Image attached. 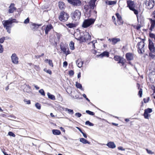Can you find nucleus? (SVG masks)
I'll use <instances>...</instances> for the list:
<instances>
[{
  "mask_svg": "<svg viewBox=\"0 0 155 155\" xmlns=\"http://www.w3.org/2000/svg\"><path fill=\"white\" fill-rule=\"evenodd\" d=\"M91 36L89 33L87 32L84 33V36L75 37V38L78 40L80 41L81 42H84L91 40Z\"/></svg>",
  "mask_w": 155,
  "mask_h": 155,
  "instance_id": "f257e3e1",
  "label": "nucleus"
},
{
  "mask_svg": "<svg viewBox=\"0 0 155 155\" xmlns=\"http://www.w3.org/2000/svg\"><path fill=\"white\" fill-rule=\"evenodd\" d=\"M3 26L7 31L9 33H11V29L12 26L9 19L8 20H4L2 21Z\"/></svg>",
  "mask_w": 155,
  "mask_h": 155,
  "instance_id": "f03ea898",
  "label": "nucleus"
},
{
  "mask_svg": "<svg viewBox=\"0 0 155 155\" xmlns=\"http://www.w3.org/2000/svg\"><path fill=\"white\" fill-rule=\"evenodd\" d=\"M136 39L137 40V41L139 40H140V41L137 44L138 47L137 50L139 54H142L144 52V41L140 39V38H136Z\"/></svg>",
  "mask_w": 155,
  "mask_h": 155,
  "instance_id": "7ed1b4c3",
  "label": "nucleus"
},
{
  "mask_svg": "<svg viewBox=\"0 0 155 155\" xmlns=\"http://www.w3.org/2000/svg\"><path fill=\"white\" fill-rule=\"evenodd\" d=\"M95 21V19L93 18L85 19L83 21L82 26L84 28H87L94 24Z\"/></svg>",
  "mask_w": 155,
  "mask_h": 155,
  "instance_id": "20e7f679",
  "label": "nucleus"
},
{
  "mask_svg": "<svg viewBox=\"0 0 155 155\" xmlns=\"http://www.w3.org/2000/svg\"><path fill=\"white\" fill-rule=\"evenodd\" d=\"M72 19L75 21L79 20L81 17V12L78 10H76L71 14Z\"/></svg>",
  "mask_w": 155,
  "mask_h": 155,
  "instance_id": "39448f33",
  "label": "nucleus"
},
{
  "mask_svg": "<svg viewBox=\"0 0 155 155\" xmlns=\"http://www.w3.org/2000/svg\"><path fill=\"white\" fill-rule=\"evenodd\" d=\"M96 1H89L88 2H86V4L84 6V9L88 11L89 9H93L96 6L95 4Z\"/></svg>",
  "mask_w": 155,
  "mask_h": 155,
  "instance_id": "423d86ee",
  "label": "nucleus"
},
{
  "mask_svg": "<svg viewBox=\"0 0 155 155\" xmlns=\"http://www.w3.org/2000/svg\"><path fill=\"white\" fill-rule=\"evenodd\" d=\"M69 18V15L64 12H61L58 17L59 20L61 21H66Z\"/></svg>",
  "mask_w": 155,
  "mask_h": 155,
  "instance_id": "0eeeda50",
  "label": "nucleus"
},
{
  "mask_svg": "<svg viewBox=\"0 0 155 155\" xmlns=\"http://www.w3.org/2000/svg\"><path fill=\"white\" fill-rule=\"evenodd\" d=\"M127 7L129 9L134 11L135 14L136 15V9L134 8L135 4L134 1H127Z\"/></svg>",
  "mask_w": 155,
  "mask_h": 155,
  "instance_id": "6e6552de",
  "label": "nucleus"
},
{
  "mask_svg": "<svg viewBox=\"0 0 155 155\" xmlns=\"http://www.w3.org/2000/svg\"><path fill=\"white\" fill-rule=\"evenodd\" d=\"M144 3L148 9L152 8L154 5V1H146Z\"/></svg>",
  "mask_w": 155,
  "mask_h": 155,
  "instance_id": "1a4fd4ad",
  "label": "nucleus"
},
{
  "mask_svg": "<svg viewBox=\"0 0 155 155\" xmlns=\"http://www.w3.org/2000/svg\"><path fill=\"white\" fill-rule=\"evenodd\" d=\"M11 59L13 63L15 64H18V58L15 54L14 53L12 54L11 56Z\"/></svg>",
  "mask_w": 155,
  "mask_h": 155,
  "instance_id": "9d476101",
  "label": "nucleus"
},
{
  "mask_svg": "<svg viewBox=\"0 0 155 155\" xmlns=\"http://www.w3.org/2000/svg\"><path fill=\"white\" fill-rule=\"evenodd\" d=\"M149 42L148 47L150 50L151 52H154L155 51V48L153 43L150 39H149Z\"/></svg>",
  "mask_w": 155,
  "mask_h": 155,
  "instance_id": "9b49d317",
  "label": "nucleus"
},
{
  "mask_svg": "<svg viewBox=\"0 0 155 155\" xmlns=\"http://www.w3.org/2000/svg\"><path fill=\"white\" fill-rule=\"evenodd\" d=\"M68 2L74 6H79L81 5V1H68Z\"/></svg>",
  "mask_w": 155,
  "mask_h": 155,
  "instance_id": "f8f14e48",
  "label": "nucleus"
},
{
  "mask_svg": "<svg viewBox=\"0 0 155 155\" xmlns=\"http://www.w3.org/2000/svg\"><path fill=\"white\" fill-rule=\"evenodd\" d=\"M150 21L151 26L149 28V33L151 32L154 28L155 27V20H152L151 18H150Z\"/></svg>",
  "mask_w": 155,
  "mask_h": 155,
  "instance_id": "ddd939ff",
  "label": "nucleus"
},
{
  "mask_svg": "<svg viewBox=\"0 0 155 155\" xmlns=\"http://www.w3.org/2000/svg\"><path fill=\"white\" fill-rule=\"evenodd\" d=\"M16 9V8L15 7V4L14 3H11L9 7L8 12L9 13H13Z\"/></svg>",
  "mask_w": 155,
  "mask_h": 155,
  "instance_id": "4468645a",
  "label": "nucleus"
},
{
  "mask_svg": "<svg viewBox=\"0 0 155 155\" xmlns=\"http://www.w3.org/2000/svg\"><path fill=\"white\" fill-rule=\"evenodd\" d=\"M116 15L117 17V21L118 24L119 25L122 24L123 23V21L121 16L118 13H116Z\"/></svg>",
  "mask_w": 155,
  "mask_h": 155,
  "instance_id": "2eb2a0df",
  "label": "nucleus"
},
{
  "mask_svg": "<svg viewBox=\"0 0 155 155\" xmlns=\"http://www.w3.org/2000/svg\"><path fill=\"white\" fill-rule=\"evenodd\" d=\"M41 25V24L38 25L35 23H32L30 25V28L33 31H35Z\"/></svg>",
  "mask_w": 155,
  "mask_h": 155,
  "instance_id": "dca6fc26",
  "label": "nucleus"
},
{
  "mask_svg": "<svg viewBox=\"0 0 155 155\" xmlns=\"http://www.w3.org/2000/svg\"><path fill=\"white\" fill-rule=\"evenodd\" d=\"M126 58L127 61H130L133 59V56L132 54L128 53L126 54Z\"/></svg>",
  "mask_w": 155,
  "mask_h": 155,
  "instance_id": "f3484780",
  "label": "nucleus"
},
{
  "mask_svg": "<svg viewBox=\"0 0 155 155\" xmlns=\"http://www.w3.org/2000/svg\"><path fill=\"white\" fill-rule=\"evenodd\" d=\"M60 48L61 51L64 52H66L67 50V46L63 43L61 42L60 45Z\"/></svg>",
  "mask_w": 155,
  "mask_h": 155,
  "instance_id": "a211bd4d",
  "label": "nucleus"
},
{
  "mask_svg": "<svg viewBox=\"0 0 155 155\" xmlns=\"http://www.w3.org/2000/svg\"><path fill=\"white\" fill-rule=\"evenodd\" d=\"M107 146L109 148L113 149L116 147V145L114 142H110L106 144Z\"/></svg>",
  "mask_w": 155,
  "mask_h": 155,
  "instance_id": "6ab92c4d",
  "label": "nucleus"
},
{
  "mask_svg": "<svg viewBox=\"0 0 155 155\" xmlns=\"http://www.w3.org/2000/svg\"><path fill=\"white\" fill-rule=\"evenodd\" d=\"M83 62L81 59H79L76 61V64L79 68H81L83 64Z\"/></svg>",
  "mask_w": 155,
  "mask_h": 155,
  "instance_id": "aec40b11",
  "label": "nucleus"
},
{
  "mask_svg": "<svg viewBox=\"0 0 155 155\" xmlns=\"http://www.w3.org/2000/svg\"><path fill=\"white\" fill-rule=\"evenodd\" d=\"M52 28V26L51 25H48L46 28L45 32V34H47L48 32Z\"/></svg>",
  "mask_w": 155,
  "mask_h": 155,
  "instance_id": "412c9836",
  "label": "nucleus"
},
{
  "mask_svg": "<svg viewBox=\"0 0 155 155\" xmlns=\"http://www.w3.org/2000/svg\"><path fill=\"white\" fill-rule=\"evenodd\" d=\"M59 7L60 9L62 10L65 7V5L64 3L61 1L59 2Z\"/></svg>",
  "mask_w": 155,
  "mask_h": 155,
  "instance_id": "4be33fe9",
  "label": "nucleus"
},
{
  "mask_svg": "<svg viewBox=\"0 0 155 155\" xmlns=\"http://www.w3.org/2000/svg\"><path fill=\"white\" fill-rule=\"evenodd\" d=\"M105 3L109 5H112L115 4L117 3V2L116 1H106Z\"/></svg>",
  "mask_w": 155,
  "mask_h": 155,
  "instance_id": "5701e85b",
  "label": "nucleus"
},
{
  "mask_svg": "<svg viewBox=\"0 0 155 155\" xmlns=\"http://www.w3.org/2000/svg\"><path fill=\"white\" fill-rule=\"evenodd\" d=\"M104 56H106L107 57H108L109 56V53L108 52L106 51H104L99 55V56L101 58H102Z\"/></svg>",
  "mask_w": 155,
  "mask_h": 155,
  "instance_id": "b1692460",
  "label": "nucleus"
},
{
  "mask_svg": "<svg viewBox=\"0 0 155 155\" xmlns=\"http://www.w3.org/2000/svg\"><path fill=\"white\" fill-rule=\"evenodd\" d=\"M126 60L124 58L121 57L117 63H121L122 64V66H124L125 65L124 64Z\"/></svg>",
  "mask_w": 155,
  "mask_h": 155,
  "instance_id": "393cba45",
  "label": "nucleus"
},
{
  "mask_svg": "<svg viewBox=\"0 0 155 155\" xmlns=\"http://www.w3.org/2000/svg\"><path fill=\"white\" fill-rule=\"evenodd\" d=\"M120 39L119 38H114L111 39V41L112 42V44L113 45H114L117 43V42L120 41Z\"/></svg>",
  "mask_w": 155,
  "mask_h": 155,
  "instance_id": "a878e982",
  "label": "nucleus"
},
{
  "mask_svg": "<svg viewBox=\"0 0 155 155\" xmlns=\"http://www.w3.org/2000/svg\"><path fill=\"white\" fill-rule=\"evenodd\" d=\"M80 141L84 144L87 143L90 144L91 143L84 138H81L80 139Z\"/></svg>",
  "mask_w": 155,
  "mask_h": 155,
  "instance_id": "bb28decb",
  "label": "nucleus"
},
{
  "mask_svg": "<svg viewBox=\"0 0 155 155\" xmlns=\"http://www.w3.org/2000/svg\"><path fill=\"white\" fill-rule=\"evenodd\" d=\"M47 94L49 98L53 100H55V97L54 95L50 94L49 92L47 93Z\"/></svg>",
  "mask_w": 155,
  "mask_h": 155,
  "instance_id": "cd10ccee",
  "label": "nucleus"
},
{
  "mask_svg": "<svg viewBox=\"0 0 155 155\" xmlns=\"http://www.w3.org/2000/svg\"><path fill=\"white\" fill-rule=\"evenodd\" d=\"M137 19L138 22H140V23H143V17L141 16H137Z\"/></svg>",
  "mask_w": 155,
  "mask_h": 155,
  "instance_id": "c85d7f7f",
  "label": "nucleus"
},
{
  "mask_svg": "<svg viewBox=\"0 0 155 155\" xmlns=\"http://www.w3.org/2000/svg\"><path fill=\"white\" fill-rule=\"evenodd\" d=\"M66 26L68 28H72L76 27V25L75 24L70 23L66 24Z\"/></svg>",
  "mask_w": 155,
  "mask_h": 155,
  "instance_id": "c756f323",
  "label": "nucleus"
},
{
  "mask_svg": "<svg viewBox=\"0 0 155 155\" xmlns=\"http://www.w3.org/2000/svg\"><path fill=\"white\" fill-rule=\"evenodd\" d=\"M53 134L55 135H59L61 133V131L58 130H53L52 131Z\"/></svg>",
  "mask_w": 155,
  "mask_h": 155,
  "instance_id": "7c9ffc66",
  "label": "nucleus"
},
{
  "mask_svg": "<svg viewBox=\"0 0 155 155\" xmlns=\"http://www.w3.org/2000/svg\"><path fill=\"white\" fill-rule=\"evenodd\" d=\"M45 62H48V63L49 65L51 66L52 67H53V64L52 62V61L51 60L46 59L45 60Z\"/></svg>",
  "mask_w": 155,
  "mask_h": 155,
  "instance_id": "2f4dec72",
  "label": "nucleus"
},
{
  "mask_svg": "<svg viewBox=\"0 0 155 155\" xmlns=\"http://www.w3.org/2000/svg\"><path fill=\"white\" fill-rule=\"evenodd\" d=\"M97 42V41H93L90 42L88 44L91 45L93 48H95V43Z\"/></svg>",
  "mask_w": 155,
  "mask_h": 155,
  "instance_id": "473e14b6",
  "label": "nucleus"
},
{
  "mask_svg": "<svg viewBox=\"0 0 155 155\" xmlns=\"http://www.w3.org/2000/svg\"><path fill=\"white\" fill-rule=\"evenodd\" d=\"M149 114L144 112L143 114L144 118L146 119H149V117H150V115Z\"/></svg>",
  "mask_w": 155,
  "mask_h": 155,
  "instance_id": "72a5a7b5",
  "label": "nucleus"
},
{
  "mask_svg": "<svg viewBox=\"0 0 155 155\" xmlns=\"http://www.w3.org/2000/svg\"><path fill=\"white\" fill-rule=\"evenodd\" d=\"M70 48L72 50H73L74 49V43L72 41H71L69 45Z\"/></svg>",
  "mask_w": 155,
  "mask_h": 155,
  "instance_id": "f704fd0d",
  "label": "nucleus"
},
{
  "mask_svg": "<svg viewBox=\"0 0 155 155\" xmlns=\"http://www.w3.org/2000/svg\"><path fill=\"white\" fill-rule=\"evenodd\" d=\"M65 111H68V113L69 114H73L74 113L73 110H72L69 109L67 108H65Z\"/></svg>",
  "mask_w": 155,
  "mask_h": 155,
  "instance_id": "c9c22d12",
  "label": "nucleus"
},
{
  "mask_svg": "<svg viewBox=\"0 0 155 155\" xmlns=\"http://www.w3.org/2000/svg\"><path fill=\"white\" fill-rule=\"evenodd\" d=\"M76 86L77 88L80 89L81 90H82V85L78 82L76 83Z\"/></svg>",
  "mask_w": 155,
  "mask_h": 155,
  "instance_id": "e433bc0d",
  "label": "nucleus"
},
{
  "mask_svg": "<svg viewBox=\"0 0 155 155\" xmlns=\"http://www.w3.org/2000/svg\"><path fill=\"white\" fill-rule=\"evenodd\" d=\"M10 21L11 22L12 24L13 23H18V22L17 21V20L15 18H10L9 19Z\"/></svg>",
  "mask_w": 155,
  "mask_h": 155,
  "instance_id": "4c0bfd02",
  "label": "nucleus"
},
{
  "mask_svg": "<svg viewBox=\"0 0 155 155\" xmlns=\"http://www.w3.org/2000/svg\"><path fill=\"white\" fill-rule=\"evenodd\" d=\"M143 94V90L142 89L140 88V90L138 92V95L140 97H142Z\"/></svg>",
  "mask_w": 155,
  "mask_h": 155,
  "instance_id": "58836bf2",
  "label": "nucleus"
},
{
  "mask_svg": "<svg viewBox=\"0 0 155 155\" xmlns=\"http://www.w3.org/2000/svg\"><path fill=\"white\" fill-rule=\"evenodd\" d=\"M121 58V57H120V56L116 55L114 56V59L116 61H118Z\"/></svg>",
  "mask_w": 155,
  "mask_h": 155,
  "instance_id": "ea45409f",
  "label": "nucleus"
},
{
  "mask_svg": "<svg viewBox=\"0 0 155 155\" xmlns=\"http://www.w3.org/2000/svg\"><path fill=\"white\" fill-rule=\"evenodd\" d=\"M152 109L148 108L146 109L145 110L144 112L147 113H150L152 112Z\"/></svg>",
  "mask_w": 155,
  "mask_h": 155,
  "instance_id": "a19ab883",
  "label": "nucleus"
},
{
  "mask_svg": "<svg viewBox=\"0 0 155 155\" xmlns=\"http://www.w3.org/2000/svg\"><path fill=\"white\" fill-rule=\"evenodd\" d=\"M85 124L86 125H89L90 126H94V124L90 122L89 121H87L85 122Z\"/></svg>",
  "mask_w": 155,
  "mask_h": 155,
  "instance_id": "79ce46f5",
  "label": "nucleus"
},
{
  "mask_svg": "<svg viewBox=\"0 0 155 155\" xmlns=\"http://www.w3.org/2000/svg\"><path fill=\"white\" fill-rule=\"evenodd\" d=\"M150 100V97H147L146 98H144L143 99V101L145 103H148Z\"/></svg>",
  "mask_w": 155,
  "mask_h": 155,
  "instance_id": "37998d69",
  "label": "nucleus"
},
{
  "mask_svg": "<svg viewBox=\"0 0 155 155\" xmlns=\"http://www.w3.org/2000/svg\"><path fill=\"white\" fill-rule=\"evenodd\" d=\"M86 112L87 114H89L91 115H94V112L91 111L89 110H86Z\"/></svg>",
  "mask_w": 155,
  "mask_h": 155,
  "instance_id": "c03bdc74",
  "label": "nucleus"
},
{
  "mask_svg": "<svg viewBox=\"0 0 155 155\" xmlns=\"http://www.w3.org/2000/svg\"><path fill=\"white\" fill-rule=\"evenodd\" d=\"M23 101L24 102L26 103V104H31V101L29 100L24 99Z\"/></svg>",
  "mask_w": 155,
  "mask_h": 155,
  "instance_id": "a18cd8bd",
  "label": "nucleus"
},
{
  "mask_svg": "<svg viewBox=\"0 0 155 155\" xmlns=\"http://www.w3.org/2000/svg\"><path fill=\"white\" fill-rule=\"evenodd\" d=\"M35 106L38 109H40L41 108V105L39 103H37L35 104Z\"/></svg>",
  "mask_w": 155,
  "mask_h": 155,
  "instance_id": "49530a36",
  "label": "nucleus"
},
{
  "mask_svg": "<svg viewBox=\"0 0 155 155\" xmlns=\"http://www.w3.org/2000/svg\"><path fill=\"white\" fill-rule=\"evenodd\" d=\"M44 71L46 72V73L49 74H52V72L50 70H47L46 68H45L44 69Z\"/></svg>",
  "mask_w": 155,
  "mask_h": 155,
  "instance_id": "de8ad7c7",
  "label": "nucleus"
},
{
  "mask_svg": "<svg viewBox=\"0 0 155 155\" xmlns=\"http://www.w3.org/2000/svg\"><path fill=\"white\" fill-rule=\"evenodd\" d=\"M39 92L43 96H45V94L44 90L43 89H41L39 91Z\"/></svg>",
  "mask_w": 155,
  "mask_h": 155,
  "instance_id": "09e8293b",
  "label": "nucleus"
},
{
  "mask_svg": "<svg viewBox=\"0 0 155 155\" xmlns=\"http://www.w3.org/2000/svg\"><path fill=\"white\" fill-rule=\"evenodd\" d=\"M26 87L28 89L27 91H26V92L28 93H29L31 92V87L28 85H26Z\"/></svg>",
  "mask_w": 155,
  "mask_h": 155,
  "instance_id": "8fccbe9b",
  "label": "nucleus"
},
{
  "mask_svg": "<svg viewBox=\"0 0 155 155\" xmlns=\"http://www.w3.org/2000/svg\"><path fill=\"white\" fill-rule=\"evenodd\" d=\"M8 135L10 136H12L13 137H15V134L12 132L10 131L8 132Z\"/></svg>",
  "mask_w": 155,
  "mask_h": 155,
  "instance_id": "3c124183",
  "label": "nucleus"
},
{
  "mask_svg": "<svg viewBox=\"0 0 155 155\" xmlns=\"http://www.w3.org/2000/svg\"><path fill=\"white\" fill-rule=\"evenodd\" d=\"M150 37L154 39L155 40V35L153 33H151V32L149 33Z\"/></svg>",
  "mask_w": 155,
  "mask_h": 155,
  "instance_id": "603ef678",
  "label": "nucleus"
},
{
  "mask_svg": "<svg viewBox=\"0 0 155 155\" xmlns=\"http://www.w3.org/2000/svg\"><path fill=\"white\" fill-rule=\"evenodd\" d=\"M34 68L37 71H39L40 70V68L38 66V65H34Z\"/></svg>",
  "mask_w": 155,
  "mask_h": 155,
  "instance_id": "864d4df0",
  "label": "nucleus"
},
{
  "mask_svg": "<svg viewBox=\"0 0 155 155\" xmlns=\"http://www.w3.org/2000/svg\"><path fill=\"white\" fill-rule=\"evenodd\" d=\"M5 40V38L3 37L0 39V43H2L4 42V41Z\"/></svg>",
  "mask_w": 155,
  "mask_h": 155,
  "instance_id": "5fc2aeb1",
  "label": "nucleus"
},
{
  "mask_svg": "<svg viewBox=\"0 0 155 155\" xmlns=\"http://www.w3.org/2000/svg\"><path fill=\"white\" fill-rule=\"evenodd\" d=\"M29 18H28L27 19L25 20L24 23V24H27L29 23Z\"/></svg>",
  "mask_w": 155,
  "mask_h": 155,
  "instance_id": "6e6d98bb",
  "label": "nucleus"
},
{
  "mask_svg": "<svg viewBox=\"0 0 155 155\" xmlns=\"http://www.w3.org/2000/svg\"><path fill=\"white\" fill-rule=\"evenodd\" d=\"M146 150L147 151V152L150 154H154V152H152L151 150H148V149H146Z\"/></svg>",
  "mask_w": 155,
  "mask_h": 155,
  "instance_id": "4d7b16f0",
  "label": "nucleus"
},
{
  "mask_svg": "<svg viewBox=\"0 0 155 155\" xmlns=\"http://www.w3.org/2000/svg\"><path fill=\"white\" fill-rule=\"evenodd\" d=\"M81 114L79 113H76L75 114V115L78 117H80L81 116Z\"/></svg>",
  "mask_w": 155,
  "mask_h": 155,
  "instance_id": "13d9d810",
  "label": "nucleus"
},
{
  "mask_svg": "<svg viewBox=\"0 0 155 155\" xmlns=\"http://www.w3.org/2000/svg\"><path fill=\"white\" fill-rule=\"evenodd\" d=\"M3 51V48L2 45L0 44V53H2Z\"/></svg>",
  "mask_w": 155,
  "mask_h": 155,
  "instance_id": "bf43d9fd",
  "label": "nucleus"
},
{
  "mask_svg": "<svg viewBox=\"0 0 155 155\" xmlns=\"http://www.w3.org/2000/svg\"><path fill=\"white\" fill-rule=\"evenodd\" d=\"M69 74L70 75L72 76L74 74V72L73 70H70L69 71Z\"/></svg>",
  "mask_w": 155,
  "mask_h": 155,
  "instance_id": "052dcab7",
  "label": "nucleus"
},
{
  "mask_svg": "<svg viewBox=\"0 0 155 155\" xmlns=\"http://www.w3.org/2000/svg\"><path fill=\"white\" fill-rule=\"evenodd\" d=\"M149 56L151 57L152 58H155V55L153 54L152 53H149Z\"/></svg>",
  "mask_w": 155,
  "mask_h": 155,
  "instance_id": "680f3d73",
  "label": "nucleus"
},
{
  "mask_svg": "<svg viewBox=\"0 0 155 155\" xmlns=\"http://www.w3.org/2000/svg\"><path fill=\"white\" fill-rule=\"evenodd\" d=\"M118 149L119 150H122V151H124L125 150V149L123 148V147H119L118 148Z\"/></svg>",
  "mask_w": 155,
  "mask_h": 155,
  "instance_id": "e2e57ef3",
  "label": "nucleus"
},
{
  "mask_svg": "<svg viewBox=\"0 0 155 155\" xmlns=\"http://www.w3.org/2000/svg\"><path fill=\"white\" fill-rule=\"evenodd\" d=\"M112 20L114 21V24L115 25H117V23L115 21V17L114 16H113L112 17Z\"/></svg>",
  "mask_w": 155,
  "mask_h": 155,
  "instance_id": "0e129e2a",
  "label": "nucleus"
},
{
  "mask_svg": "<svg viewBox=\"0 0 155 155\" xmlns=\"http://www.w3.org/2000/svg\"><path fill=\"white\" fill-rule=\"evenodd\" d=\"M64 53L66 54V55L70 54V52L69 51V50H68V51H66V52H64Z\"/></svg>",
  "mask_w": 155,
  "mask_h": 155,
  "instance_id": "69168bd1",
  "label": "nucleus"
},
{
  "mask_svg": "<svg viewBox=\"0 0 155 155\" xmlns=\"http://www.w3.org/2000/svg\"><path fill=\"white\" fill-rule=\"evenodd\" d=\"M67 65H68V63L66 61H65L64 62V63H63V66L64 67V66L66 67V66H67Z\"/></svg>",
  "mask_w": 155,
  "mask_h": 155,
  "instance_id": "338daca9",
  "label": "nucleus"
},
{
  "mask_svg": "<svg viewBox=\"0 0 155 155\" xmlns=\"http://www.w3.org/2000/svg\"><path fill=\"white\" fill-rule=\"evenodd\" d=\"M8 117H11L13 119H15L16 118V117L15 116H13V115H9V116H8Z\"/></svg>",
  "mask_w": 155,
  "mask_h": 155,
  "instance_id": "774afa93",
  "label": "nucleus"
}]
</instances>
